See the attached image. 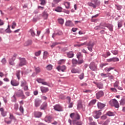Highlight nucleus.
Returning a JSON list of instances; mask_svg holds the SVG:
<instances>
[{
  "instance_id": "f257e3e1",
  "label": "nucleus",
  "mask_w": 125,
  "mask_h": 125,
  "mask_svg": "<svg viewBox=\"0 0 125 125\" xmlns=\"http://www.w3.org/2000/svg\"><path fill=\"white\" fill-rule=\"evenodd\" d=\"M10 116H9V119L11 120H9L8 121V119L6 118L5 119V122H6L7 125H9L10 124H11V122H12V121H16V118H15V116H14V115H13V114L10 113Z\"/></svg>"
},
{
  "instance_id": "f03ea898",
  "label": "nucleus",
  "mask_w": 125,
  "mask_h": 125,
  "mask_svg": "<svg viewBox=\"0 0 125 125\" xmlns=\"http://www.w3.org/2000/svg\"><path fill=\"white\" fill-rule=\"evenodd\" d=\"M109 104L111 106L115 107V108H119L120 107V104H119L118 101L115 99L111 100L109 102Z\"/></svg>"
},
{
  "instance_id": "7ed1b4c3",
  "label": "nucleus",
  "mask_w": 125,
  "mask_h": 125,
  "mask_svg": "<svg viewBox=\"0 0 125 125\" xmlns=\"http://www.w3.org/2000/svg\"><path fill=\"white\" fill-rule=\"evenodd\" d=\"M19 59L20 61V62L18 65H17V68L20 67H22V66H24L26 64V60H25L24 58H19Z\"/></svg>"
},
{
  "instance_id": "20e7f679",
  "label": "nucleus",
  "mask_w": 125,
  "mask_h": 125,
  "mask_svg": "<svg viewBox=\"0 0 125 125\" xmlns=\"http://www.w3.org/2000/svg\"><path fill=\"white\" fill-rule=\"evenodd\" d=\"M15 94L16 96L17 97H21V99H25V98H26V97H25V95H24V92H23L22 90H18Z\"/></svg>"
},
{
  "instance_id": "39448f33",
  "label": "nucleus",
  "mask_w": 125,
  "mask_h": 125,
  "mask_svg": "<svg viewBox=\"0 0 125 125\" xmlns=\"http://www.w3.org/2000/svg\"><path fill=\"white\" fill-rule=\"evenodd\" d=\"M17 57V54H14L13 57L9 60V63L10 65H11L12 66H14V65H15V63L14 62V61H15V60L16 59Z\"/></svg>"
},
{
  "instance_id": "423d86ee",
  "label": "nucleus",
  "mask_w": 125,
  "mask_h": 125,
  "mask_svg": "<svg viewBox=\"0 0 125 125\" xmlns=\"http://www.w3.org/2000/svg\"><path fill=\"white\" fill-rule=\"evenodd\" d=\"M70 118L73 120V121H77V120H80L81 117L78 113H73L70 114Z\"/></svg>"
},
{
  "instance_id": "0eeeda50",
  "label": "nucleus",
  "mask_w": 125,
  "mask_h": 125,
  "mask_svg": "<svg viewBox=\"0 0 125 125\" xmlns=\"http://www.w3.org/2000/svg\"><path fill=\"white\" fill-rule=\"evenodd\" d=\"M89 68L91 71H95L97 70V65L94 63V62H92L89 64Z\"/></svg>"
},
{
  "instance_id": "6e6552de",
  "label": "nucleus",
  "mask_w": 125,
  "mask_h": 125,
  "mask_svg": "<svg viewBox=\"0 0 125 125\" xmlns=\"http://www.w3.org/2000/svg\"><path fill=\"white\" fill-rule=\"evenodd\" d=\"M101 111L100 110L94 111L93 112V116L95 119H99L101 116Z\"/></svg>"
},
{
  "instance_id": "1a4fd4ad",
  "label": "nucleus",
  "mask_w": 125,
  "mask_h": 125,
  "mask_svg": "<svg viewBox=\"0 0 125 125\" xmlns=\"http://www.w3.org/2000/svg\"><path fill=\"white\" fill-rule=\"evenodd\" d=\"M103 26L104 28H105V27L108 28V30H109L110 32H113V25L104 23H103Z\"/></svg>"
},
{
  "instance_id": "9d476101",
  "label": "nucleus",
  "mask_w": 125,
  "mask_h": 125,
  "mask_svg": "<svg viewBox=\"0 0 125 125\" xmlns=\"http://www.w3.org/2000/svg\"><path fill=\"white\" fill-rule=\"evenodd\" d=\"M87 48L90 52H92V48H93V45H94V43L91 42H90L87 44Z\"/></svg>"
},
{
  "instance_id": "9b49d317",
  "label": "nucleus",
  "mask_w": 125,
  "mask_h": 125,
  "mask_svg": "<svg viewBox=\"0 0 125 125\" xmlns=\"http://www.w3.org/2000/svg\"><path fill=\"white\" fill-rule=\"evenodd\" d=\"M54 109L55 111H57L58 112H61V111H63L62 109V107L60 106L59 104H56L54 106Z\"/></svg>"
},
{
  "instance_id": "f8f14e48",
  "label": "nucleus",
  "mask_w": 125,
  "mask_h": 125,
  "mask_svg": "<svg viewBox=\"0 0 125 125\" xmlns=\"http://www.w3.org/2000/svg\"><path fill=\"white\" fill-rule=\"evenodd\" d=\"M53 120V118L51 117V116H46L44 118L45 122H46V123H51L52 122V120Z\"/></svg>"
},
{
  "instance_id": "ddd939ff",
  "label": "nucleus",
  "mask_w": 125,
  "mask_h": 125,
  "mask_svg": "<svg viewBox=\"0 0 125 125\" xmlns=\"http://www.w3.org/2000/svg\"><path fill=\"white\" fill-rule=\"evenodd\" d=\"M57 70L60 72L61 71L62 72H64L65 70H66V66L65 65H62V66H61L60 65L58 66L57 67Z\"/></svg>"
},
{
  "instance_id": "4468645a",
  "label": "nucleus",
  "mask_w": 125,
  "mask_h": 125,
  "mask_svg": "<svg viewBox=\"0 0 125 125\" xmlns=\"http://www.w3.org/2000/svg\"><path fill=\"white\" fill-rule=\"evenodd\" d=\"M93 83L97 85V87L99 88V89H102V88H103V83L101 82L97 83L95 82H94Z\"/></svg>"
},
{
  "instance_id": "2eb2a0df",
  "label": "nucleus",
  "mask_w": 125,
  "mask_h": 125,
  "mask_svg": "<svg viewBox=\"0 0 125 125\" xmlns=\"http://www.w3.org/2000/svg\"><path fill=\"white\" fill-rule=\"evenodd\" d=\"M11 84H12L13 86H18V85H19V82L15 80H13L11 81Z\"/></svg>"
},
{
  "instance_id": "dca6fc26",
  "label": "nucleus",
  "mask_w": 125,
  "mask_h": 125,
  "mask_svg": "<svg viewBox=\"0 0 125 125\" xmlns=\"http://www.w3.org/2000/svg\"><path fill=\"white\" fill-rule=\"evenodd\" d=\"M104 95V92L103 91H100L96 94L97 99H99L100 97H102Z\"/></svg>"
},
{
  "instance_id": "f3484780",
  "label": "nucleus",
  "mask_w": 125,
  "mask_h": 125,
  "mask_svg": "<svg viewBox=\"0 0 125 125\" xmlns=\"http://www.w3.org/2000/svg\"><path fill=\"white\" fill-rule=\"evenodd\" d=\"M65 26L69 27H74L75 25L74 24V23H73V22H72V21L68 20L66 21Z\"/></svg>"
},
{
  "instance_id": "a211bd4d",
  "label": "nucleus",
  "mask_w": 125,
  "mask_h": 125,
  "mask_svg": "<svg viewBox=\"0 0 125 125\" xmlns=\"http://www.w3.org/2000/svg\"><path fill=\"white\" fill-rule=\"evenodd\" d=\"M5 30L6 33H8V34H10L12 31H11V30L9 28V25L8 26V28L4 30L3 28H1V33H3L4 31Z\"/></svg>"
},
{
  "instance_id": "6ab92c4d",
  "label": "nucleus",
  "mask_w": 125,
  "mask_h": 125,
  "mask_svg": "<svg viewBox=\"0 0 125 125\" xmlns=\"http://www.w3.org/2000/svg\"><path fill=\"white\" fill-rule=\"evenodd\" d=\"M42 103V100L36 99L35 101V107H39Z\"/></svg>"
},
{
  "instance_id": "aec40b11",
  "label": "nucleus",
  "mask_w": 125,
  "mask_h": 125,
  "mask_svg": "<svg viewBox=\"0 0 125 125\" xmlns=\"http://www.w3.org/2000/svg\"><path fill=\"white\" fill-rule=\"evenodd\" d=\"M71 73L73 74H80L81 73V70L79 69L72 68L71 69Z\"/></svg>"
},
{
  "instance_id": "412c9836",
  "label": "nucleus",
  "mask_w": 125,
  "mask_h": 125,
  "mask_svg": "<svg viewBox=\"0 0 125 125\" xmlns=\"http://www.w3.org/2000/svg\"><path fill=\"white\" fill-rule=\"evenodd\" d=\"M72 123L73 125H83V122L82 121L73 120Z\"/></svg>"
},
{
  "instance_id": "4be33fe9",
  "label": "nucleus",
  "mask_w": 125,
  "mask_h": 125,
  "mask_svg": "<svg viewBox=\"0 0 125 125\" xmlns=\"http://www.w3.org/2000/svg\"><path fill=\"white\" fill-rule=\"evenodd\" d=\"M42 115V113L39 111H36L34 112V116L35 118H41Z\"/></svg>"
},
{
  "instance_id": "5701e85b",
  "label": "nucleus",
  "mask_w": 125,
  "mask_h": 125,
  "mask_svg": "<svg viewBox=\"0 0 125 125\" xmlns=\"http://www.w3.org/2000/svg\"><path fill=\"white\" fill-rule=\"evenodd\" d=\"M41 90L42 93H45L48 91V88L42 86L41 87Z\"/></svg>"
},
{
  "instance_id": "b1692460",
  "label": "nucleus",
  "mask_w": 125,
  "mask_h": 125,
  "mask_svg": "<svg viewBox=\"0 0 125 125\" xmlns=\"http://www.w3.org/2000/svg\"><path fill=\"white\" fill-rule=\"evenodd\" d=\"M46 107H47V103H43L40 107V109L41 110H45L46 109Z\"/></svg>"
},
{
  "instance_id": "393cba45",
  "label": "nucleus",
  "mask_w": 125,
  "mask_h": 125,
  "mask_svg": "<svg viewBox=\"0 0 125 125\" xmlns=\"http://www.w3.org/2000/svg\"><path fill=\"white\" fill-rule=\"evenodd\" d=\"M94 29H95V30H101V29H103L104 30H106V28H105V27H104V25H103V24H101L99 26L95 27Z\"/></svg>"
},
{
  "instance_id": "a878e982",
  "label": "nucleus",
  "mask_w": 125,
  "mask_h": 125,
  "mask_svg": "<svg viewBox=\"0 0 125 125\" xmlns=\"http://www.w3.org/2000/svg\"><path fill=\"white\" fill-rule=\"evenodd\" d=\"M98 108L99 109H103L105 107V104H102L101 103H98L97 104Z\"/></svg>"
},
{
  "instance_id": "bb28decb",
  "label": "nucleus",
  "mask_w": 125,
  "mask_h": 125,
  "mask_svg": "<svg viewBox=\"0 0 125 125\" xmlns=\"http://www.w3.org/2000/svg\"><path fill=\"white\" fill-rule=\"evenodd\" d=\"M32 43V40H28L24 43V45L25 46H29V45H31Z\"/></svg>"
},
{
  "instance_id": "cd10ccee",
  "label": "nucleus",
  "mask_w": 125,
  "mask_h": 125,
  "mask_svg": "<svg viewBox=\"0 0 125 125\" xmlns=\"http://www.w3.org/2000/svg\"><path fill=\"white\" fill-rule=\"evenodd\" d=\"M42 16L44 19H47L48 18V14L46 12H43L42 14Z\"/></svg>"
},
{
  "instance_id": "c85d7f7f",
  "label": "nucleus",
  "mask_w": 125,
  "mask_h": 125,
  "mask_svg": "<svg viewBox=\"0 0 125 125\" xmlns=\"http://www.w3.org/2000/svg\"><path fill=\"white\" fill-rule=\"evenodd\" d=\"M1 115H2V117H5L6 116L7 112L4 111L3 108H0Z\"/></svg>"
},
{
  "instance_id": "c756f323",
  "label": "nucleus",
  "mask_w": 125,
  "mask_h": 125,
  "mask_svg": "<svg viewBox=\"0 0 125 125\" xmlns=\"http://www.w3.org/2000/svg\"><path fill=\"white\" fill-rule=\"evenodd\" d=\"M60 1H62V0H54V3H52V7H54V6H55V4H57V3H59V2H60Z\"/></svg>"
},
{
  "instance_id": "7c9ffc66",
  "label": "nucleus",
  "mask_w": 125,
  "mask_h": 125,
  "mask_svg": "<svg viewBox=\"0 0 125 125\" xmlns=\"http://www.w3.org/2000/svg\"><path fill=\"white\" fill-rule=\"evenodd\" d=\"M68 58H73L74 57V53L72 51L69 52L67 54Z\"/></svg>"
},
{
  "instance_id": "2f4dec72",
  "label": "nucleus",
  "mask_w": 125,
  "mask_h": 125,
  "mask_svg": "<svg viewBox=\"0 0 125 125\" xmlns=\"http://www.w3.org/2000/svg\"><path fill=\"white\" fill-rule=\"evenodd\" d=\"M76 56L78 60L83 59V55L82 54V53L81 52L77 53Z\"/></svg>"
},
{
  "instance_id": "473e14b6",
  "label": "nucleus",
  "mask_w": 125,
  "mask_h": 125,
  "mask_svg": "<svg viewBox=\"0 0 125 125\" xmlns=\"http://www.w3.org/2000/svg\"><path fill=\"white\" fill-rule=\"evenodd\" d=\"M72 62L73 64V66H74V67H76V66L77 65V64H78V61H77V60L75 59H72Z\"/></svg>"
},
{
  "instance_id": "72a5a7b5",
  "label": "nucleus",
  "mask_w": 125,
  "mask_h": 125,
  "mask_svg": "<svg viewBox=\"0 0 125 125\" xmlns=\"http://www.w3.org/2000/svg\"><path fill=\"white\" fill-rule=\"evenodd\" d=\"M125 104V97H123L120 101V105L124 106Z\"/></svg>"
},
{
  "instance_id": "f704fd0d",
  "label": "nucleus",
  "mask_w": 125,
  "mask_h": 125,
  "mask_svg": "<svg viewBox=\"0 0 125 125\" xmlns=\"http://www.w3.org/2000/svg\"><path fill=\"white\" fill-rule=\"evenodd\" d=\"M111 52L114 55H118V54H119V51L118 50H112L111 51Z\"/></svg>"
},
{
  "instance_id": "c9c22d12",
  "label": "nucleus",
  "mask_w": 125,
  "mask_h": 125,
  "mask_svg": "<svg viewBox=\"0 0 125 125\" xmlns=\"http://www.w3.org/2000/svg\"><path fill=\"white\" fill-rule=\"evenodd\" d=\"M62 9H63L62 7L58 6L56 8L55 11H57V12H62Z\"/></svg>"
},
{
  "instance_id": "e433bc0d",
  "label": "nucleus",
  "mask_w": 125,
  "mask_h": 125,
  "mask_svg": "<svg viewBox=\"0 0 125 125\" xmlns=\"http://www.w3.org/2000/svg\"><path fill=\"white\" fill-rule=\"evenodd\" d=\"M70 2H64V5H65L66 8H67V9L70 8Z\"/></svg>"
},
{
  "instance_id": "4c0bfd02",
  "label": "nucleus",
  "mask_w": 125,
  "mask_h": 125,
  "mask_svg": "<svg viewBox=\"0 0 125 125\" xmlns=\"http://www.w3.org/2000/svg\"><path fill=\"white\" fill-rule=\"evenodd\" d=\"M29 33H30L32 37H35V36H36V33H35V31H34V30L32 29H31L29 30Z\"/></svg>"
},
{
  "instance_id": "58836bf2",
  "label": "nucleus",
  "mask_w": 125,
  "mask_h": 125,
  "mask_svg": "<svg viewBox=\"0 0 125 125\" xmlns=\"http://www.w3.org/2000/svg\"><path fill=\"white\" fill-rule=\"evenodd\" d=\"M118 28H122L123 27V21H119L118 22Z\"/></svg>"
},
{
  "instance_id": "ea45409f",
  "label": "nucleus",
  "mask_w": 125,
  "mask_h": 125,
  "mask_svg": "<svg viewBox=\"0 0 125 125\" xmlns=\"http://www.w3.org/2000/svg\"><path fill=\"white\" fill-rule=\"evenodd\" d=\"M16 75V76H17L18 79L19 80H20V78H21V77H20V70L17 71Z\"/></svg>"
},
{
  "instance_id": "a19ab883",
  "label": "nucleus",
  "mask_w": 125,
  "mask_h": 125,
  "mask_svg": "<svg viewBox=\"0 0 125 125\" xmlns=\"http://www.w3.org/2000/svg\"><path fill=\"white\" fill-rule=\"evenodd\" d=\"M53 66L51 64H49L46 67V70L48 71H50V70H52Z\"/></svg>"
},
{
  "instance_id": "79ce46f5",
  "label": "nucleus",
  "mask_w": 125,
  "mask_h": 125,
  "mask_svg": "<svg viewBox=\"0 0 125 125\" xmlns=\"http://www.w3.org/2000/svg\"><path fill=\"white\" fill-rule=\"evenodd\" d=\"M88 5H89V6H91L92 7H93V8H96V5L92 3V2H88Z\"/></svg>"
},
{
  "instance_id": "37998d69",
  "label": "nucleus",
  "mask_w": 125,
  "mask_h": 125,
  "mask_svg": "<svg viewBox=\"0 0 125 125\" xmlns=\"http://www.w3.org/2000/svg\"><path fill=\"white\" fill-rule=\"evenodd\" d=\"M19 110H20L21 113V114L24 113V108L23 107V106H22V105H21Z\"/></svg>"
},
{
  "instance_id": "c03bdc74",
  "label": "nucleus",
  "mask_w": 125,
  "mask_h": 125,
  "mask_svg": "<svg viewBox=\"0 0 125 125\" xmlns=\"http://www.w3.org/2000/svg\"><path fill=\"white\" fill-rule=\"evenodd\" d=\"M106 115L107 116H109V117H112V116H114V113H113L111 111H108L107 112Z\"/></svg>"
},
{
  "instance_id": "a18cd8bd",
  "label": "nucleus",
  "mask_w": 125,
  "mask_h": 125,
  "mask_svg": "<svg viewBox=\"0 0 125 125\" xmlns=\"http://www.w3.org/2000/svg\"><path fill=\"white\" fill-rule=\"evenodd\" d=\"M108 75H110V73H107V74L101 73V76L103 78H107V77H108Z\"/></svg>"
},
{
  "instance_id": "49530a36",
  "label": "nucleus",
  "mask_w": 125,
  "mask_h": 125,
  "mask_svg": "<svg viewBox=\"0 0 125 125\" xmlns=\"http://www.w3.org/2000/svg\"><path fill=\"white\" fill-rule=\"evenodd\" d=\"M59 24H61V25H63L64 24V20L62 19H60L58 20Z\"/></svg>"
},
{
  "instance_id": "de8ad7c7",
  "label": "nucleus",
  "mask_w": 125,
  "mask_h": 125,
  "mask_svg": "<svg viewBox=\"0 0 125 125\" xmlns=\"http://www.w3.org/2000/svg\"><path fill=\"white\" fill-rule=\"evenodd\" d=\"M42 54V51L40 50L35 53V56H40Z\"/></svg>"
},
{
  "instance_id": "09e8293b",
  "label": "nucleus",
  "mask_w": 125,
  "mask_h": 125,
  "mask_svg": "<svg viewBox=\"0 0 125 125\" xmlns=\"http://www.w3.org/2000/svg\"><path fill=\"white\" fill-rule=\"evenodd\" d=\"M83 108V104H82V102H80L78 104V108L81 109Z\"/></svg>"
},
{
  "instance_id": "8fccbe9b",
  "label": "nucleus",
  "mask_w": 125,
  "mask_h": 125,
  "mask_svg": "<svg viewBox=\"0 0 125 125\" xmlns=\"http://www.w3.org/2000/svg\"><path fill=\"white\" fill-rule=\"evenodd\" d=\"M1 62L2 65H5V64H6V59H5V58L2 59Z\"/></svg>"
},
{
  "instance_id": "3c124183",
  "label": "nucleus",
  "mask_w": 125,
  "mask_h": 125,
  "mask_svg": "<svg viewBox=\"0 0 125 125\" xmlns=\"http://www.w3.org/2000/svg\"><path fill=\"white\" fill-rule=\"evenodd\" d=\"M18 104H15L14 106V109L15 111H17L18 110Z\"/></svg>"
},
{
  "instance_id": "603ef678",
  "label": "nucleus",
  "mask_w": 125,
  "mask_h": 125,
  "mask_svg": "<svg viewBox=\"0 0 125 125\" xmlns=\"http://www.w3.org/2000/svg\"><path fill=\"white\" fill-rule=\"evenodd\" d=\"M94 2L96 5H99V4H100V1L98 0H94Z\"/></svg>"
},
{
  "instance_id": "864d4df0",
  "label": "nucleus",
  "mask_w": 125,
  "mask_h": 125,
  "mask_svg": "<svg viewBox=\"0 0 125 125\" xmlns=\"http://www.w3.org/2000/svg\"><path fill=\"white\" fill-rule=\"evenodd\" d=\"M112 62H117L120 60L118 58H112Z\"/></svg>"
},
{
  "instance_id": "5fc2aeb1",
  "label": "nucleus",
  "mask_w": 125,
  "mask_h": 125,
  "mask_svg": "<svg viewBox=\"0 0 125 125\" xmlns=\"http://www.w3.org/2000/svg\"><path fill=\"white\" fill-rule=\"evenodd\" d=\"M105 71H107V72H110V71H111V70H114V68L113 67H109V68H105L104 69Z\"/></svg>"
},
{
  "instance_id": "6e6d98bb",
  "label": "nucleus",
  "mask_w": 125,
  "mask_h": 125,
  "mask_svg": "<svg viewBox=\"0 0 125 125\" xmlns=\"http://www.w3.org/2000/svg\"><path fill=\"white\" fill-rule=\"evenodd\" d=\"M35 71L37 74H39V73H41V68H40V67H36L35 68Z\"/></svg>"
},
{
  "instance_id": "4d7b16f0",
  "label": "nucleus",
  "mask_w": 125,
  "mask_h": 125,
  "mask_svg": "<svg viewBox=\"0 0 125 125\" xmlns=\"http://www.w3.org/2000/svg\"><path fill=\"white\" fill-rule=\"evenodd\" d=\"M83 59H80L78 60V63L79 65H80V64H83Z\"/></svg>"
},
{
  "instance_id": "13d9d810",
  "label": "nucleus",
  "mask_w": 125,
  "mask_h": 125,
  "mask_svg": "<svg viewBox=\"0 0 125 125\" xmlns=\"http://www.w3.org/2000/svg\"><path fill=\"white\" fill-rule=\"evenodd\" d=\"M65 63V60H61L60 61L58 62V64L59 65H61V64H64Z\"/></svg>"
},
{
  "instance_id": "bf43d9fd",
  "label": "nucleus",
  "mask_w": 125,
  "mask_h": 125,
  "mask_svg": "<svg viewBox=\"0 0 125 125\" xmlns=\"http://www.w3.org/2000/svg\"><path fill=\"white\" fill-rule=\"evenodd\" d=\"M26 84H27V83L25 81H22L21 82V86H26Z\"/></svg>"
},
{
  "instance_id": "052dcab7",
  "label": "nucleus",
  "mask_w": 125,
  "mask_h": 125,
  "mask_svg": "<svg viewBox=\"0 0 125 125\" xmlns=\"http://www.w3.org/2000/svg\"><path fill=\"white\" fill-rule=\"evenodd\" d=\"M119 82L118 81H116L114 83V87H119Z\"/></svg>"
},
{
  "instance_id": "680f3d73",
  "label": "nucleus",
  "mask_w": 125,
  "mask_h": 125,
  "mask_svg": "<svg viewBox=\"0 0 125 125\" xmlns=\"http://www.w3.org/2000/svg\"><path fill=\"white\" fill-rule=\"evenodd\" d=\"M16 22L15 21H13L12 22V29H15V27H16Z\"/></svg>"
},
{
  "instance_id": "e2e57ef3",
  "label": "nucleus",
  "mask_w": 125,
  "mask_h": 125,
  "mask_svg": "<svg viewBox=\"0 0 125 125\" xmlns=\"http://www.w3.org/2000/svg\"><path fill=\"white\" fill-rule=\"evenodd\" d=\"M37 81L38 82V83H42V82H43V79H42L41 78H39L37 80Z\"/></svg>"
},
{
  "instance_id": "0e129e2a",
  "label": "nucleus",
  "mask_w": 125,
  "mask_h": 125,
  "mask_svg": "<svg viewBox=\"0 0 125 125\" xmlns=\"http://www.w3.org/2000/svg\"><path fill=\"white\" fill-rule=\"evenodd\" d=\"M95 103H96V100H93L90 102V104L94 105Z\"/></svg>"
},
{
  "instance_id": "69168bd1",
  "label": "nucleus",
  "mask_w": 125,
  "mask_h": 125,
  "mask_svg": "<svg viewBox=\"0 0 125 125\" xmlns=\"http://www.w3.org/2000/svg\"><path fill=\"white\" fill-rule=\"evenodd\" d=\"M79 79H80L81 80H83L84 77V74L82 73L80 75H79Z\"/></svg>"
},
{
  "instance_id": "338daca9",
  "label": "nucleus",
  "mask_w": 125,
  "mask_h": 125,
  "mask_svg": "<svg viewBox=\"0 0 125 125\" xmlns=\"http://www.w3.org/2000/svg\"><path fill=\"white\" fill-rule=\"evenodd\" d=\"M40 1H41V5H45V0H40Z\"/></svg>"
},
{
  "instance_id": "774afa93",
  "label": "nucleus",
  "mask_w": 125,
  "mask_h": 125,
  "mask_svg": "<svg viewBox=\"0 0 125 125\" xmlns=\"http://www.w3.org/2000/svg\"><path fill=\"white\" fill-rule=\"evenodd\" d=\"M109 123H110V120H107L103 124V125H109Z\"/></svg>"
}]
</instances>
